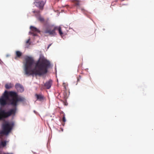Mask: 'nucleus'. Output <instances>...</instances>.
Instances as JSON below:
<instances>
[{
	"mask_svg": "<svg viewBox=\"0 0 154 154\" xmlns=\"http://www.w3.org/2000/svg\"><path fill=\"white\" fill-rule=\"evenodd\" d=\"M24 71L25 74L29 76L35 75L39 76L46 74L50 67V62L45 58H40L34 63L33 59L27 57L25 58Z\"/></svg>",
	"mask_w": 154,
	"mask_h": 154,
	"instance_id": "nucleus-1",
	"label": "nucleus"
},
{
	"mask_svg": "<svg viewBox=\"0 0 154 154\" xmlns=\"http://www.w3.org/2000/svg\"><path fill=\"white\" fill-rule=\"evenodd\" d=\"M32 12L35 14V16L39 21L41 22H43L44 21V19L43 17L41 16L39 13L40 11H39L34 10L32 11Z\"/></svg>",
	"mask_w": 154,
	"mask_h": 154,
	"instance_id": "nucleus-8",
	"label": "nucleus"
},
{
	"mask_svg": "<svg viewBox=\"0 0 154 154\" xmlns=\"http://www.w3.org/2000/svg\"><path fill=\"white\" fill-rule=\"evenodd\" d=\"M62 113L63 114L62 120L63 122H65L66 121V120L65 117V114L63 112Z\"/></svg>",
	"mask_w": 154,
	"mask_h": 154,
	"instance_id": "nucleus-16",
	"label": "nucleus"
},
{
	"mask_svg": "<svg viewBox=\"0 0 154 154\" xmlns=\"http://www.w3.org/2000/svg\"><path fill=\"white\" fill-rule=\"evenodd\" d=\"M73 2L75 6L77 7V8L80 10L84 14L87 15L88 14L89 12L87 10L84 8H81L80 7V1L77 0H74Z\"/></svg>",
	"mask_w": 154,
	"mask_h": 154,
	"instance_id": "nucleus-6",
	"label": "nucleus"
},
{
	"mask_svg": "<svg viewBox=\"0 0 154 154\" xmlns=\"http://www.w3.org/2000/svg\"><path fill=\"white\" fill-rule=\"evenodd\" d=\"M24 100V98L18 97L16 92L13 91L8 92L6 90L0 98V105L2 107L7 104L16 106L18 105V102L23 101Z\"/></svg>",
	"mask_w": 154,
	"mask_h": 154,
	"instance_id": "nucleus-2",
	"label": "nucleus"
},
{
	"mask_svg": "<svg viewBox=\"0 0 154 154\" xmlns=\"http://www.w3.org/2000/svg\"><path fill=\"white\" fill-rule=\"evenodd\" d=\"M58 30L60 35L62 36L63 33L62 32L61 28L60 26H55L54 25L50 26L44 31V33H48L49 35L54 36L56 35L55 30Z\"/></svg>",
	"mask_w": 154,
	"mask_h": 154,
	"instance_id": "nucleus-4",
	"label": "nucleus"
},
{
	"mask_svg": "<svg viewBox=\"0 0 154 154\" xmlns=\"http://www.w3.org/2000/svg\"><path fill=\"white\" fill-rule=\"evenodd\" d=\"M30 28L32 30V31L34 32H40L38 29L36 28V27L32 26H30Z\"/></svg>",
	"mask_w": 154,
	"mask_h": 154,
	"instance_id": "nucleus-12",
	"label": "nucleus"
},
{
	"mask_svg": "<svg viewBox=\"0 0 154 154\" xmlns=\"http://www.w3.org/2000/svg\"><path fill=\"white\" fill-rule=\"evenodd\" d=\"M46 2V0H38L37 1L34 2V3L35 6L39 9L42 10Z\"/></svg>",
	"mask_w": 154,
	"mask_h": 154,
	"instance_id": "nucleus-7",
	"label": "nucleus"
},
{
	"mask_svg": "<svg viewBox=\"0 0 154 154\" xmlns=\"http://www.w3.org/2000/svg\"><path fill=\"white\" fill-rule=\"evenodd\" d=\"M16 88L19 91L22 92L24 91V88L23 86L19 83H17L15 85Z\"/></svg>",
	"mask_w": 154,
	"mask_h": 154,
	"instance_id": "nucleus-10",
	"label": "nucleus"
},
{
	"mask_svg": "<svg viewBox=\"0 0 154 154\" xmlns=\"http://www.w3.org/2000/svg\"><path fill=\"white\" fill-rule=\"evenodd\" d=\"M16 56L15 59H16L17 58H20L22 55V53L19 51H17L16 52Z\"/></svg>",
	"mask_w": 154,
	"mask_h": 154,
	"instance_id": "nucleus-13",
	"label": "nucleus"
},
{
	"mask_svg": "<svg viewBox=\"0 0 154 154\" xmlns=\"http://www.w3.org/2000/svg\"><path fill=\"white\" fill-rule=\"evenodd\" d=\"M51 45H52V44H51L48 45V47H47V49H48L49 48Z\"/></svg>",
	"mask_w": 154,
	"mask_h": 154,
	"instance_id": "nucleus-19",
	"label": "nucleus"
},
{
	"mask_svg": "<svg viewBox=\"0 0 154 154\" xmlns=\"http://www.w3.org/2000/svg\"><path fill=\"white\" fill-rule=\"evenodd\" d=\"M65 83H63V85H64V88H65V89H66V86H65V85H65Z\"/></svg>",
	"mask_w": 154,
	"mask_h": 154,
	"instance_id": "nucleus-21",
	"label": "nucleus"
},
{
	"mask_svg": "<svg viewBox=\"0 0 154 154\" xmlns=\"http://www.w3.org/2000/svg\"><path fill=\"white\" fill-rule=\"evenodd\" d=\"M35 96L36 97L37 100L43 102L45 99V97L42 94H35Z\"/></svg>",
	"mask_w": 154,
	"mask_h": 154,
	"instance_id": "nucleus-9",
	"label": "nucleus"
},
{
	"mask_svg": "<svg viewBox=\"0 0 154 154\" xmlns=\"http://www.w3.org/2000/svg\"><path fill=\"white\" fill-rule=\"evenodd\" d=\"M77 82H79L80 81V78L79 77H77Z\"/></svg>",
	"mask_w": 154,
	"mask_h": 154,
	"instance_id": "nucleus-20",
	"label": "nucleus"
},
{
	"mask_svg": "<svg viewBox=\"0 0 154 154\" xmlns=\"http://www.w3.org/2000/svg\"><path fill=\"white\" fill-rule=\"evenodd\" d=\"M16 106H14V108L10 109L9 111L5 112L2 107H0V121L3 119L8 118L12 115H15L17 110Z\"/></svg>",
	"mask_w": 154,
	"mask_h": 154,
	"instance_id": "nucleus-5",
	"label": "nucleus"
},
{
	"mask_svg": "<svg viewBox=\"0 0 154 154\" xmlns=\"http://www.w3.org/2000/svg\"><path fill=\"white\" fill-rule=\"evenodd\" d=\"M52 82V81L50 80L45 83L44 85L45 86L47 89H49L51 88Z\"/></svg>",
	"mask_w": 154,
	"mask_h": 154,
	"instance_id": "nucleus-11",
	"label": "nucleus"
},
{
	"mask_svg": "<svg viewBox=\"0 0 154 154\" xmlns=\"http://www.w3.org/2000/svg\"><path fill=\"white\" fill-rule=\"evenodd\" d=\"M1 145L3 147L5 146L6 145V141H2L1 143Z\"/></svg>",
	"mask_w": 154,
	"mask_h": 154,
	"instance_id": "nucleus-15",
	"label": "nucleus"
},
{
	"mask_svg": "<svg viewBox=\"0 0 154 154\" xmlns=\"http://www.w3.org/2000/svg\"><path fill=\"white\" fill-rule=\"evenodd\" d=\"M1 61V60L0 59V61Z\"/></svg>",
	"mask_w": 154,
	"mask_h": 154,
	"instance_id": "nucleus-23",
	"label": "nucleus"
},
{
	"mask_svg": "<svg viewBox=\"0 0 154 154\" xmlns=\"http://www.w3.org/2000/svg\"><path fill=\"white\" fill-rule=\"evenodd\" d=\"M13 86V85L11 84H5V88L7 89H9L10 88H12Z\"/></svg>",
	"mask_w": 154,
	"mask_h": 154,
	"instance_id": "nucleus-14",
	"label": "nucleus"
},
{
	"mask_svg": "<svg viewBox=\"0 0 154 154\" xmlns=\"http://www.w3.org/2000/svg\"><path fill=\"white\" fill-rule=\"evenodd\" d=\"M29 41H30V39H28L26 42V44H28V43H29Z\"/></svg>",
	"mask_w": 154,
	"mask_h": 154,
	"instance_id": "nucleus-18",
	"label": "nucleus"
},
{
	"mask_svg": "<svg viewBox=\"0 0 154 154\" xmlns=\"http://www.w3.org/2000/svg\"><path fill=\"white\" fill-rule=\"evenodd\" d=\"M61 131H63V129L62 128H61Z\"/></svg>",
	"mask_w": 154,
	"mask_h": 154,
	"instance_id": "nucleus-22",
	"label": "nucleus"
},
{
	"mask_svg": "<svg viewBox=\"0 0 154 154\" xmlns=\"http://www.w3.org/2000/svg\"><path fill=\"white\" fill-rule=\"evenodd\" d=\"M29 33L30 34L34 36H37V34L34 33L33 32H29Z\"/></svg>",
	"mask_w": 154,
	"mask_h": 154,
	"instance_id": "nucleus-17",
	"label": "nucleus"
},
{
	"mask_svg": "<svg viewBox=\"0 0 154 154\" xmlns=\"http://www.w3.org/2000/svg\"><path fill=\"white\" fill-rule=\"evenodd\" d=\"M14 125V123L13 122H5L2 125V130L0 131V136L2 134L8 135L12 130Z\"/></svg>",
	"mask_w": 154,
	"mask_h": 154,
	"instance_id": "nucleus-3",
	"label": "nucleus"
}]
</instances>
